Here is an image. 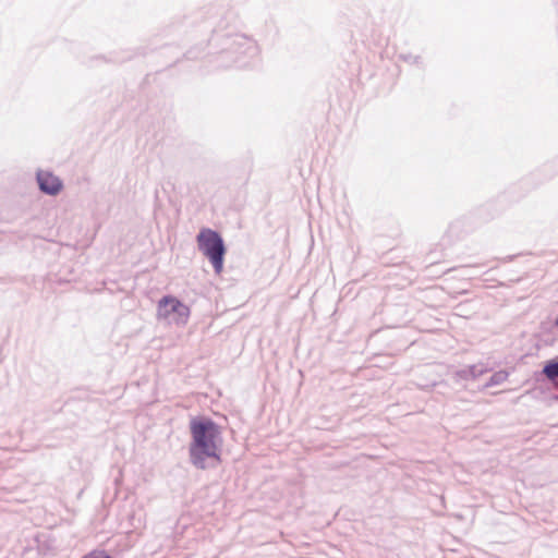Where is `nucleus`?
I'll list each match as a JSON object with an SVG mask.
<instances>
[{"mask_svg":"<svg viewBox=\"0 0 558 558\" xmlns=\"http://www.w3.org/2000/svg\"><path fill=\"white\" fill-rule=\"evenodd\" d=\"M37 183L43 193L51 196L58 195L63 187L62 181L49 171H38Z\"/></svg>","mask_w":558,"mask_h":558,"instance_id":"nucleus-4","label":"nucleus"},{"mask_svg":"<svg viewBox=\"0 0 558 558\" xmlns=\"http://www.w3.org/2000/svg\"><path fill=\"white\" fill-rule=\"evenodd\" d=\"M190 317V308L174 296H163L157 306V318L169 326H184Z\"/></svg>","mask_w":558,"mask_h":558,"instance_id":"nucleus-3","label":"nucleus"},{"mask_svg":"<svg viewBox=\"0 0 558 558\" xmlns=\"http://www.w3.org/2000/svg\"><path fill=\"white\" fill-rule=\"evenodd\" d=\"M198 250L209 259L215 271L223 269L226 247L222 238L211 229H202L196 238Z\"/></svg>","mask_w":558,"mask_h":558,"instance_id":"nucleus-2","label":"nucleus"},{"mask_svg":"<svg viewBox=\"0 0 558 558\" xmlns=\"http://www.w3.org/2000/svg\"><path fill=\"white\" fill-rule=\"evenodd\" d=\"M82 558H114L105 549H95L85 554Z\"/></svg>","mask_w":558,"mask_h":558,"instance_id":"nucleus-8","label":"nucleus"},{"mask_svg":"<svg viewBox=\"0 0 558 558\" xmlns=\"http://www.w3.org/2000/svg\"><path fill=\"white\" fill-rule=\"evenodd\" d=\"M507 378H508L507 372H505V371L497 372L490 377L489 381L486 384V387L501 385L507 380Z\"/></svg>","mask_w":558,"mask_h":558,"instance_id":"nucleus-6","label":"nucleus"},{"mask_svg":"<svg viewBox=\"0 0 558 558\" xmlns=\"http://www.w3.org/2000/svg\"><path fill=\"white\" fill-rule=\"evenodd\" d=\"M555 326L558 327V318L555 320Z\"/></svg>","mask_w":558,"mask_h":558,"instance_id":"nucleus-9","label":"nucleus"},{"mask_svg":"<svg viewBox=\"0 0 558 558\" xmlns=\"http://www.w3.org/2000/svg\"><path fill=\"white\" fill-rule=\"evenodd\" d=\"M189 460L197 470L216 468L222 462V427L215 421H190Z\"/></svg>","mask_w":558,"mask_h":558,"instance_id":"nucleus-1","label":"nucleus"},{"mask_svg":"<svg viewBox=\"0 0 558 558\" xmlns=\"http://www.w3.org/2000/svg\"><path fill=\"white\" fill-rule=\"evenodd\" d=\"M482 373V369L477 368L476 366H466L463 369H461L458 374L464 379L469 378H475Z\"/></svg>","mask_w":558,"mask_h":558,"instance_id":"nucleus-7","label":"nucleus"},{"mask_svg":"<svg viewBox=\"0 0 558 558\" xmlns=\"http://www.w3.org/2000/svg\"><path fill=\"white\" fill-rule=\"evenodd\" d=\"M543 374L551 381L558 379V360L548 361L544 365Z\"/></svg>","mask_w":558,"mask_h":558,"instance_id":"nucleus-5","label":"nucleus"}]
</instances>
